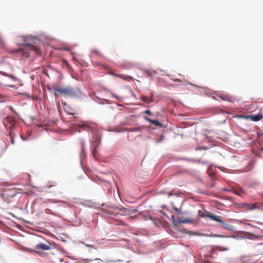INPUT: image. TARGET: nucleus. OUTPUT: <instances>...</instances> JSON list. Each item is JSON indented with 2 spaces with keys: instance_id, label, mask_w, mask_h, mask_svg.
Masks as SVG:
<instances>
[{
  "instance_id": "nucleus-1",
  "label": "nucleus",
  "mask_w": 263,
  "mask_h": 263,
  "mask_svg": "<svg viewBox=\"0 0 263 263\" xmlns=\"http://www.w3.org/2000/svg\"><path fill=\"white\" fill-rule=\"evenodd\" d=\"M21 41H23V42L20 44L24 45V47L18 50V53L22 54L25 57H29L31 51H34L37 55H40L42 54L39 47L33 44L34 43L31 42L32 39L31 37L27 36H21L18 37L17 41L20 42Z\"/></svg>"
},
{
  "instance_id": "nucleus-2",
  "label": "nucleus",
  "mask_w": 263,
  "mask_h": 263,
  "mask_svg": "<svg viewBox=\"0 0 263 263\" xmlns=\"http://www.w3.org/2000/svg\"><path fill=\"white\" fill-rule=\"evenodd\" d=\"M198 214L199 216H200L201 217H206L210 218L212 220L219 222L220 223V227L226 230H233V227L225 223L223 221H222L221 219V216L212 214L210 213L209 212H207L206 214H204V212H203L201 210H199L198 212Z\"/></svg>"
},
{
  "instance_id": "nucleus-3",
  "label": "nucleus",
  "mask_w": 263,
  "mask_h": 263,
  "mask_svg": "<svg viewBox=\"0 0 263 263\" xmlns=\"http://www.w3.org/2000/svg\"><path fill=\"white\" fill-rule=\"evenodd\" d=\"M54 91V95L55 96H57V92L59 93L60 95H62L65 97H71L73 96L76 94V92L71 87H54L53 88Z\"/></svg>"
},
{
  "instance_id": "nucleus-4",
  "label": "nucleus",
  "mask_w": 263,
  "mask_h": 263,
  "mask_svg": "<svg viewBox=\"0 0 263 263\" xmlns=\"http://www.w3.org/2000/svg\"><path fill=\"white\" fill-rule=\"evenodd\" d=\"M103 210V215L104 216L109 217L110 216L119 214L120 212H123V213L121 214L122 215H125L126 214L125 213L126 209L125 208L120 209L117 206H112L108 207L107 209Z\"/></svg>"
},
{
  "instance_id": "nucleus-5",
  "label": "nucleus",
  "mask_w": 263,
  "mask_h": 263,
  "mask_svg": "<svg viewBox=\"0 0 263 263\" xmlns=\"http://www.w3.org/2000/svg\"><path fill=\"white\" fill-rule=\"evenodd\" d=\"M35 248L36 250H33L29 248H26V250L28 252H34L37 254H40V252L39 251V250H49L50 249V246L49 244L40 243L35 246Z\"/></svg>"
},
{
  "instance_id": "nucleus-6",
  "label": "nucleus",
  "mask_w": 263,
  "mask_h": 263,
  "mask_svg": "<svg viewBox=\"0 0 263 263\" xmlns=\"http://www.w3.org/2000/svg\"><path fill=\"white\" fill-rule=\"evenodd\" d=\"M240 118L250 120L252 121L257 122L263 119V114L262 113H259L257 114H251L250 115H241L240 116Z\"/></svg>"
},
{
  "instance_id": "nucleus-7",
  "label": "nucleus",
  "mask_w": 263,
  "mask_h": 263,
  "mask_svg": "<svg viewBox=\"0 0 263 263\" xmlns=\"http://www.w3.org/2000/svg\"><path fill=\"white\" fill-rule=\"evenodd\" d=\"M3 123L5 127H7L9 130H13V129L14 127V121L11 117H7L5 118L3 120Z\"/></svg>"
},
{
  "instance_id": "nucleus-8",
  "label": "nucleus",
  "mask_w": 263,
  "mask_h": 263,
  "mask_svg": "<svg viewBox=\"0 0 263 263\" xmlns=\"http://www.w3.org/2000/svg\"><path fill=\"white\" fill-rule=\"evenodd\" d=\"M240 207L247 210H253L258 208L256 203L254 204L243 203L240 204Z\"/></svg>"
},
{
  "instance_id": "nucleus-9",
  "label": "nucleus",
  "mask_w": 263,
  "mask_h": 263,
  "mask_svg": "<svg viewBox=\"0 0 263 263\" xmlns=\"http://www.w3.org/2000/svg\"><path fill=\"white\" fill-rule=\"evenodd\" d=\"M110 74H112L114 76L117 77H118L119 78L125 80H126L127 81H130V80H133V78L132 77H130V76H125V75H123V74H116V73H114L113 72H111Z\"/></svg>"
},
{
  "instance_id": "nucleus-10",
  "label": "nucleus",
  "mask_w": 263,
  "mask_h": 263,
  "mask_svg": "<svg viewBox=\"0 0 263 263\" xmlns=\"http://www.w3.org/2000/svg\"><path fill=\"white\" fill-rule=\"evenodd\" d=\"M144 118L145 120L150 122L152 124L154 125L160 127L162 126V124L157 120L151 119L149 118H147V117H144Z\"/></svg>"
},
{
  "instance_id": "nucleus-11",
  "label": "nucleus",
  "mask_w": 263,
  "mask_h": 263,
  "mask_svg": "<svg viewBox=\"0 0 263 263\" xmlns=\"http://www.w3.org/2000/svg\"><path fill=\"white\" fill-rule=\"evenodd\" d=\"M0 74H1L2 75H3L4 76L9 77L11 79H12L13 80H14V81L18 80L17 78L16 77H15L14 76L12 75V74H8L7 73H6L5 72H3V71H0Z\"/></svg>"
},
{
  "instance_id": "nucleus-12",
  "label": "nucleus",
  "mask_w": 263,
  "mask_h": 263,
  "mask_svg": "<svg viewBox=\"0 0 263 263\" xmlns=\"http://www.w3.org/2000/svg\"><path fill=\"white\" fill-rule=\"evenodd\" d=\"M9 134L10 136L11 137V139H10L11 143L12 144H14L15 143L14 139V137L15 136V133L13 132V130H10L9 132Z\"/></svg>"
},
{
  "instance_id": "nucleus-13",
  "label": "nucleus",
  "mask_w": 263,
  "mask_h": 263,
  "mask_svg": "<svg viewBox=\"0 0 263 263\" xmlns=\"http://www.w3.org/2000/svg\"><path fill=\"white\" fill-rule=\"evenodd\" d=\"M235 194L238 196H242V194H245V191L243 189H240L235 191Z\"/></svg>"
},
{
  "instance_id": "nucleus-14",
  "label": "nucleus",
  "mask_w": 263,
  "mask_h": 263,
  "mask_svg": "<svg viewBox=\"0 0 263 263\" xmlns=\"http://www.w3.org/2000/svg\"><path fill=\"white\" fill-rule=\"evenodd\" d=\"M80 126L81 128H84L85 127V129H89L91 128V127L89 125H88V124L86 123H84L82 124H80Z\"/></svg>"
},
{
  "instance_id": "nucleus-15",
  "label": "nucleus",
  "mask_w": 263,
  "mask_h": 263,
  "mask_svg": "<svg viewBox=\"0 0 263 263\" xmlns=\"http://www.w3.org/2000/svg\"><path fill=\"white\" fill-rule=\"evenodd\" d=\"M140 100L145 103H148V101H149V98L148 97L146 96H144V95H142L140 97Z\"/></svg>"
},
{
  "instance_id": "nucleus-16",
  "label": "nucleus",
  "mask_w": 263,
  "mask_h": 263,
  "mask_svg": "<svg viewBox=\"0 0 263 263\" xmlns=\"http://www.w3.org/2000/svg\"><path fill=\"white\" fill-rule=\"evenodd\" d=\"M144 73L147 76V77H150L154 74L156 73V72L154 71V72H151L150 71H148V70H145L144 71Z\"/></svg>"
},
{
  "instance_id": "nucleus-17",
  "label": "nucleus",
  "mask_w": 263,
  "mask_h": 263,
  "mask_svg": "<svg viewBox=\"0 0 263 263\" xmlns=\"http://www.w3.org/2000/svg\"><path fill=\"white\" fill-rule=\"evenodd\" d=\"M97 154V146H96L93 148V149H92V154L95 158L96 157Z\"/></svg>"
},
{
  "instance_id": "nucleus-18",
  "label": "nucleus",
  "mask_w": 263,
  "mask_h": 263,
  "mask_svg": "<svg viewBox=\"0 0 263 263\" xmlns=\"http://www.w3.org/2000/svg\"><path fill=\"white\" fill-rule=\"evenodd\" d=\"M173 209L176 212V213L178 214H181V210L179 209H178V208L175 206L174 205H173Z\"/></svg>"
},
{
  "instance_id": "nucleus-19",
  "label": "nucleus",
  "mask_w": 263,
  "mask_h": 263,
  "mask_svg": "<svg viewBox=\"0 0 263 263\" xmlns=\"http://www.w3.org/2000/svg\"><path fill=\"white\" fill-rule=\"evenodd\" d=\"M89 261H91V260L88 259H82L80 260V263H89Z\"/></svg>"
},
{
  "instance_id": "nucleus-20",
  "label": "nucleus",
  "mask_w": 263,
  "mask_h": 263,
  "mask_svg": "<svg viewBox=\"0 0 263 263\" xmlns=\"http://www.w3.org/2000/svg\"><path fill=\"white\" fill-rule=\"evenodd\" d=\"M190 221V220H187V219H184V220L179 221V222L181 223H186L189 222Z\"/></svg>"
},
{
  "instance_id": "nucleus-21",
  "label": "nucleus",
  "mask_w": 263,
  "mask_h": 263,
  "mask_svg": "<svg viewBox=\"0 0 263 263\" xmlns=\"http://www.w3.org/2000/svg\"><path fill=\"white\" fill-rule=\"evenodd\" d=\"M144 112L148 115H149V116L152 115V113L150 110H146L144 111Z\"/></svg>"
},
{
  "instance_id": "nucleus-22",
  "label": "nucleus",
  "mask_w": 263,
  "mask_h": 263,
  "mask_svg": "<svg viewBox=\"0 0 263 263\" xmlns=\"http://www.w3.org/2000/svg\"><path fill=\"white\" fill-rule=\"evenodd\" d=\"M95 260L96 262L93 263H100V262H103V260L100 259V258H96Z\"/></svg>"
},
{
  "instance_id": "nucleus-23",
  "label": "nucleus",
  "mask_w": 263,
  "mask_h": 263,
  "mask_svg": "<svg viewBox=\"0 0 263 263\" xmlns=\"http://www.w3.org/2000/svg\"><path fill=\"white\" fill-rule=\"evenodd\" d=\"M153 94H151V97L149 99V101H148V103H150V102H153Z\"/></svg>"
},
{
  "instance_id": "nucleus-24",
  "label": "nucleus",
  "mask_w": 263,
  "mask_h": 263,
  "mask_svg": "<svg viewBox=\"0 0 263 263\" xmlns=\"http://www.w3.org/2000/svg\"><path fill=\"white\" fill-rule=\"evenodd\" d=\"M117 221H118V223H117V224L125 225V224L120 220H118Z\"/></svg>"
},
{
  "instance_id": "nucleus-25",
  "label": "nucleus",
  "mask_w": 263,
  "mask_h": 263,
  "mask_svg": "<svg viewBox=\"0 0 263 263\" xmlns=\"http://www.w3.org/2000/svg\"><path fill=\"white\" fill-rule=\"evenodd\" d=\"M219 250H220V251H228V250H229V248H222V247H219Z\"/></svg>"
},
{
  "instance_id": "nucleus-26",
  "label": "nucleus",
  "mask_w": 263,
  "mask_h": 263,
  "mask_svg": "<svg viewBox=\"0 0 263 263\" xmlns=\"http://www.w3.org/2000/svg\"><path fill=\"white\" fill-rule=\"evenodd\" d=\"M92 53H94L97 54H98L99 53V51L96 49H94V50H92Z\"/></svg>"
},
{
  "instance_id": "nucleus-27",
  "label": "nucleus",
  "mask_w": 263,
  "mask_h": 263,
  "mask_svg": "<svg viewBox=\"0 0 263 263\" xmlns=\"http://www.w3.org/2000/svg\"><path fill=\"white\" fill-rule=\"evenodd\" d=\"M134 218H135V216H130V217L127 218V219H129V220H132V219H133Z\"/></svg>"
},
{
  "instance_id": "nucleus-28",
  "label": "nucleus",
  "mask_w": 263,
  "mask_h": 263,
  "mask_svg": "<svg viewBox=\"0 0 263 263\" xmlns=\"http://www.w3.org/2000/svg\"><path fill=\"white\" fill-rule=\"evenodd\" d=\"M174 81H176V82H180V80L179 79H176L175 80H174Z\"/></svg>"
},
{
  "instance_id": "nucleus-29",
  "label": "nucleus",
  "mask_w": 263,
  "mask_h": 263,
  "mask_svg": "<svg viewBox=\"0 0 263 263\" xmlns=\"http://www.w3.org/2000/svg\"><path fill=\"white\" fill-rule=\"evenodd\" d=\"M221 98L223 100H226V98L224 97H221Z\"/></svg>"
},
{
  "instance_id": "nucleus-30",
  "label": "nucleus",
  "mask_w": 263,
  "mask_h": 263,
  "mask_svg": "<svg viewBox=\"0 0 263 263\" xmlns=\"http://www.w3.org/2000/svg\"><path fill=\"white\" fill-rule=\"evenodd\" d=\"M172 219H174V216H172Z\"/></svg>"
},
{
  "instance_id": "nucleus-31",
  "label": "nucleus",
  "mask_w": 263,
  "mask_h": 263,
  "mask_svg": "<svg viewBox=\"0 0 263 263\" xmlns=\"http://www.w3.org/2000/svg\"><path fill=\"white\" fill-rule=\"evenodd\" d=\"M9 86L10 87H13V86H12V85H9Z\"/></svg>"
},
{
  "instance_id": "nucleus-32",
  "label": "nucleus",
  "mask_w": 263,
  "mask_h": 263,
  "mask_svg": "<svg viewBox=\"0 0 263 263\" xmlns=\"http://www.w3.org/2000/svg\"><path fill=\"white\" fill-rule=\"evenodd\" d=\"M203 149H206V147H203Z\"/></svg>"
},
{
  "instance_id": "nucleus-33",
  "label": "nucleus",
  "mask_w": 263,
  "mask_h": 263,
  "mask_svg": "<svg viewBox=\"0 0 263 263\" xmlns=\"http://www.w3.org/2000/svg\"><path fill=\"white\" fill-rule=\"evenodd\" d=\"M131 132H133L134 131V129H132V130H130Z\"/></svg>"
}]
</instances>
